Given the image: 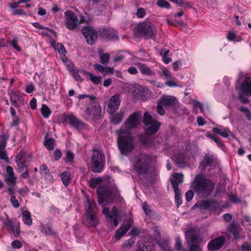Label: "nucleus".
Wrapping results in <instances>:
<instances>
[{
    "mask_svg": "<svg viewBox=\"0 0 251 251\" xmlns=\"http://www.w3.org/2000/svg\"><path fill=\"white\" fill-rule=\"evenodd\" d=\"M143 123L145 125L146 134H139V140L144 147L151 148L153 146V139L148 135L155 134L158 130L160 125L158 122L153 120L148 112L144 114Z\"/></svg>",
    "mask_w": 251,
    "mask_h": 251,
    "instance_id": "obj_1",
    "label": "nucleus"
},
{
    "mask_svg": "<svg viewBox=\"0 0 251 251\" xmlns=\"http://www.w3.org/2000/svg\"><path fill=\"white\" fill-rule=\"evenodd\" d=\"M193 189L201 197L206 198L211 194L214 183L202 174L197 175L193 183Z\"/></svg>",
    "mask_w": 251,
    "mask_h": 251,
    "instance_id": "obj_2",
    "label": "nucleus"
},
{
    "mask_svg": "<svg viewBox=\"0 0 251 251\" xmlns=\"http://www.w3.org/2000/svg\"><path fill=\"white\" fill-rule=\"evenodd\" d=\"M152 156L145 153L135 155L132 161L133 169L139 176H148L150 172Z\"/></svg>",
    "mask_w": 251,
    "mask_h": 251,
    "instance_id": "obj_3",
    "label": "nucleus"
},
{
    "mask_svg": "<svg viewBox=\"0 0 251 251\" xmlns=\"http://www.w3.org/2000/svg\"><path fill=\"white\" fill-rule=\"evenodd\" d=\"M116 133L118 135L117 142L119 150L122 154L131 152L134 148V138L130 131L126 129H119Z\"/></svg>",
    "mask_w": 251,
    "mask_h": 251,
    "instance_id": "obj_4",
    "label": "nucleus"
},
{
    "mask_svg": "<svg viewBox=\"0 0 251 251\" xmlns=\"http://www.w3.org/2000/svg\"><path fill=\"white\" fill-rule=\"evenodd\" d=\"M134 33L136 36H144L146 38H155L156 29L154 25L150 22H143L139 24L134 28Z\"/></svg>",
    "mask_w": 251,
    "mask_h": 251,
    "instance_id": "obj_5",
    "label": "nucleus"
},
{
    "mask_svg": "<svg viewBox=\"0 0 251 251\" xmlns=\"http://www.w3.org/2000/svg\"><path fill=\"white\" fill-rule=\"evenodd\" d=\"M98 202L104 206L114 201L115 194L107 186H101L97 190Z\"/></svg>",
    "mask_w": 251,
    "mask_h": 251,
    "instance_id": "obj_6",
    "label": "nucleus"
},
{
    "mask_svg": "<svg viewBox=\"0 0 251 251\" xmlns=\"http://www.w3.org/2000/svg\"><path fill=\"white\" fill-rule=\"evenodd\" d=\"M185 237L186 242L190 247L189 251H202L198 245L201 242V239L195 229L192 228L186 231Z\"/></svg>",
    "mask_w": 251,
    "mask_h": 251,
    "instance_id": "obj_7",
    "label": "nucleus"
},
{
    "mask_svg": "<svg viewBox=\"0 0 251 251\" xmlns=\"http://www.w3.org/2000/svg\"><path fill=\"white\" fill-rule=\"evenodd\" d=\"M91 161V170L94 173H100L103 169L105 157L103 153L100 150H94Z\"/></svg>",
    "mask_w": 251,
    "mask_h": 251,
    "instance_id": "obj_8",
    "label": "nucleus"
},
{
    "mask_svg": "<svg viewBox=\"0 0 251 251\" xmlns=\"http://www.w3.org/2000/svg\"><path fill=\"white\" fill-rule=\"evenodd\" d=\"M87 120H96L101 117V108L99 103L94 102L88 105L85 111Z\"/></svg>",
    "mask_w": 251,
    "mask_h": 251,
    "instance_id": "obj_9",
    "label": "nucleus"
},
{
    "mask_svg": "<svg viewBox=\"0 0 251 251\" xmlns=\"http://www.w3.org/2000/svg\"><path fill=\"white\" fill-rule=\"evenodd\" d=\"M87 202L88 207L86 210V219L84 221L85 225L87 226H95L99 224V219L94 212V208L96 206L95 201H91L88 199Z\"/></svg>",
    "mask_w": 251,
    "mask_h": 251,
    "instance_id": "obj_10",
    "label": "nucleus"
},
{
    "mask_svg": "<svg viewBox=\"0 0 251 251\" xmlns=\"http://www.w3.org/2000/svg\"><path fill=\"white\" fill-rule=\"evenodd\" d=\"M3 228H6L10 234H13L17 237L19 235L20 232L19 224L15 222L12 219H10L7 216L3 221Z\"/></svg>",
    "mask_w": 251,
    "mask_h": 251,
    "instance_id": "obj_11",
    "label": "nucleus"
},
{
    "mask_svg": "<svg viewBox=\"0 0 251 251\" xmlns=\"http://www.w3.org/2000/svg\"><path fill=\"white\" fill-rule=\"evenodd\" d=\"M66 17V25L68 29L73 30L80 23H84V20L81 19L79 22L76 15L72 11L65 12Z\"/></svg>",
    "mask_w": 251,
    "mask_h": 251,
    "instance_id": "obj_12",
    "label": "nucleus"
},
{
    "mask_svg": "<svg viewBox=\"0 0 251 251\" xmlns=\"http://www.w3.org/2000/svg\"><path fill=\"white\" fill-rule=\"evenodd\" d=\"M141 117V113L140 111H136L130 115L125 123L126 130L130 131V129L135 128L140 124V120Z\"/></svg>",
    "mask_w": 251,
    "mask_h": 251,
    "instance_id": "obj_13",
    "label": "nucleus"
},
{
    "mask_svg": "<svg viewBox=\"0 0 251 251\" xmlns=\"http://www.w3.org/2000/svg\"><path fill=\"white\" fill-rule=\"evenodd\" d=\"M82 33L89 45L94 44L98 39L97 31L92 27L86 26L82 29Z\"/></svg>",
    "mask_w": 251,
    "mask_h": 251,
    "instance_id": "obj_14",
    "label": "nucleus"
},
{
    "mask_svg": "<svg viewBox=\"0 0 251 251\" xmlns=\"http://www.w3.org/2000/svg\"><path fill=\"white\" fill-rule=\"evenodd\" d=\"M102 212L106 218H113V222L115 227L118 226L120 217L119 211L116 207H114L111 211L109 208L104 207Z\"/></svg>",
    "mask_w": 251,
    "mask_h": 251,
    "instance_id": "obj_15",
    "label": "nucleus"
},
{
    "mask_svg": "<svg viewBox=\"0 0 251 251\" xmlns=\"http://www.w3.org/2000/svg\"><path fill=\"white\" fill-rule=\"evenodd\" d=\"M226 242L225 236H219L211 240L207 245V249L210 251H214L220 249Z\"/></svg>",
    "mask_w": 251,
    "mask_h": 251,
    "instance_id": "obj_16",
    "label": "nucleus"
},
{
    "mask_svg": "<svg viewBox=\"0 0 251 251\" xmlns=\"http://www.w3.org/2000/svg\"><path fill=\"white\" fill-rule=\"evenodd\" d=\"M121 102V95L115 94L111 97L108 103V111L113 114L118 109Z\"/></svg>",
    "mask_w": 251,
    "mask_h": 251,
    "instance_id": "obj_17",
    "label": "nucleus"
},
{
    "mask_svg": "<svg viewBox=\"0 0 251 251\" xmlns=\"http://www.w3.org/2000/svg\"><path fill=\"white\" fill-rule=\"evenodd\" d=\"M66 121L77 129H80L84 126L83 123L73 115L67 116Z\"/></svg>",
    "mask_w": 251,
    "mask_h": 251,
    "instance_id": "obj_18",
    "label": "nucleus"
},
{
    "mask_svg": "<svg viewBox=\"0 0 251 251\" xmlns=\"http://www.w3.org/2000/svg\"><path fill=\"white\" fill-rule=\"evenodd\" d=\"M219 205L216 201L210 200H203L200 205V207L201 209L215 210Z\"/></svg>",
    "mask_w": 251,
    "mask_h": 251,
    "instance_id": "obj_19",
    "label": "nucleus"
},
{
    "mask_svg": "<svg viewBox=\"0 0 251 251\" xmlns=\"http://www.w3.org/2000/svg\"><path fill=\"white\" fill-rule=\"evenodd\" d=\"M176 99L171 96H162L159 100V103H161L165 107H170L175 104Z\"/></svg>",
    "mask_w": 251,
    "mask_h": 251,
    "instance_id": "obj_20",
    "label": "nucleus"
},
{
    "mask_svg": "<svg viewBox=\"0 0 251 251\" xmlns=\"http://www.w3.org/2000/svg\"><path fill=\"white\" fill-rule=\"evenodd\" d=\"M131 223L129 221L126 224L123 225L116 232L115 237L119 240L131 227Z\"/></svg>",
    "mask_w": 251,
    "mask_h": 251,
    "instance_id": "obj_21",
    "label": "nucleus"
},
{
    "mask_svg": "<svg viewBox=\"0 0 251 251\" xmlns=\"http://www.w3.org/2000/svg\"><path fill=\"white\" fill-rule=\"evenodd\" d=\"M183 181V175L180 173H175L173 175L171 182L174 189L178 188V184H181Z\"/></svg>",
    "mask_w": 251,
    "mask_h": 251,
    "instance_id": "obj_22",
    "label": "nucleus"
},
{
    "mask_svg": "<svg viewBox=\"0 0 251 251\" xmlns=\"http://www.w3.org/2000/svg\"><path fill=\"white\" fill-rule=\"evenodd\" d=\"M137 244L138 246L135 251H153V247L151 243L144 241H139Z\"/></svg>",
    "mask_w": 251,
    "mask_h": 251,
    "instance_id": "obj_23",
    "label": "nucleus"
},
{
    "mask_svg": "<svg viewBox=\"0 0 251 251\" xmlns=\"http://www.w3.org/2000/svg\"><path fill=\"white\" fill-rule=\"evenodd\" d=\"M100 35L103 38L110 39L118 38L117 31L113 29H103L100 33Z\"/></svg>",
    "mask_w": 251,
    "mask_h": 251,
    "instance_id": "obj_24",
    "label": "nucleus"
},
{
    "mask_svg": "<svg viewBox=\"0 0 251 251\" xmlns=\"http://www.w3.org/2000/svg\"><path fill=\"white\" fill-rule=\"evenodd\" d=\"M9 96L11 104L15 107H19L20 106L19 102L23 103V99L16 92L12 91L9 93Z\"/></svg>",
    "mask_w": 251,
    "mask_h": 251,
    "instance_id": "obj_25",
    "label": "nucleus"
},
{
    "mask_svg": "<svg viewBox=\"0 0 251 251\" xmlns=\"http://www.w3.org/2000/svg\"><path fill=\"white\" fill-rule=\"evenodd\" d=\"M240 229L239 226L235 223H231L228 228V231L233 235L235 240H237L240 238Z\"/></svg>",
    "mask_w": 251,
    "mask_h": 251,
    "instance_id": "obj_26",
    "label": "nucleus"
},
{
    "mask_svg": "<svg viewBox=\"0 0 251 251\" xmlns=\"http://www.w3.org/2000/svg\"><path fill=\"white\" fill-rule=\"evenodd\" d=\"M241 88L244 93L251 96V77H247L241 86Z\"/></svg>",
    "mask_w": 251,
    "mask_h": 251,
    "instance_id": "obj_27",
    "label": "nucleus"
},
{
    "mask_svg": "<svg viewBox=\"0 0 251 251\" xmlns=\"http://www.w3.org/2000/svg\"><path fill=\"white\" fill-rule=\"evenodd\" d=\"M138 67L143 75L153 76H155V72L151 71L146 65L142 63L139 64Z\"/></svg>",
    "mask_w": 251,
    "mask_h": 251,
    "instance_id": "obj_28",
    "label": "nucleus"
},
{
    "mask_svg": "<svg viewBox=\"0 0 251 251\" xmlns=\"http://www.w3.org/2000/svg\"><path fill=\"white\" fill-rule=\"evenodd\" d=\"M81 73L87 75L89 76L90 80L95 84H98L101 80V77L100 76H96L92 73H88L84 70L79 71Z\"/></svg>",
    "mask_w": 251,
    "mask_h": 251,
    "instance_id": "obj_29",
    "label": "nucleus"
},
{
    "mask_svg": "<svg viewBox=\"0 0 251 251\" xmlns=\"http://www.w3.org/2000/svg\"><path fill=\"white\" fill-rule=\"evenodd\" d=\"M40 230L42 233L45 234L46 235H51L54 236L56 235V232L54 231L53 229L50 226H47V227L43 224H41Z\"/></svg>",
    "mask_w": 251,
    "mask_h": 251,
    "instance_id": "obj_30",
    "label": "nucleus"
},
{
    "mask_svg": "<svg viewBox=\"0 0 251 251\" xmlns=\"http://www.w3.org/2000/svg\"><path fill=\"white\" fill-rule=\"evenodd\" d=\"M213 161V156L209 155H205L203 159L201 161L200 164V167H201V169H203L206 166H209L211 165Z\"/></svg>",
    "mask_w": 251,
    "mask_h": 251,
    "instance_id": "obj_31",
    "label": "nucleus"
},
{
    "mask_svg": "<svg viewBox=\"0 0 251 251\" xmlns=\"http://www.w3.org/2000/svg\"><path fill=\"white\" fill-rule=\"evenodd\" d=\"M23 220L24 223L28 226H31L32 224V220L31 219V214L28 211H24L22 213Z\"/></svg>",
    "mask_w": 251,
    "mask_h": 251,
    "instance_id": "obj_32",
    "label": "nucleus"
},
{
    "mask_svg": "<svg viewBox=\"0 0 251 251\" xmlns=\"http://www.w3.org/2000/svg\"><path fill=\"white\" fill-rule=\"evenodd\" d=\"M124 114V112L120 111L119 113H117L113 115L111 118V122L113 124H118L120 123L123 119Z\"/></svg>",
    "mask_w": 251,
    "mask_h": 251,
    "instance_id": "obj_33",
    "label": "nucleus"
},
{
    "mask_svg": "<svg viewBox=\"0 0 251 251\" xmlns=\"http://www.w3.org/2000/svg\"><path fill=\"white\" fill-rule=\"evenodd\" d=\"M160 77H164L166 79H173L174 76L171 72L167 68H163L159 73Z\"/></svg>",
    "mask_w": 251,
    "mask_h": 251,
    "instance_id": "obj_34",
    "label": "nucleus"
},
{
    "mask_svg": "<svg viewBox=\"0 0 251 251\" xmlns=\"http://www.w3.org/2000/svg\"><path fill=\"white\" fill-rule=\"evenodd\" d=\"M60 176L63 184L67 186L71 182L70 174L67 172H64Z\"/></svg>",
    "mask_w": 251,
    "mask_h": 251,
    "instance_id": "obj_35",
    "label": "nucleus"
},
{
    "mask_svg": "<svg viewBox=\"0 0 251 251\" xmlns=\"http://www.w3.org/2000/svg\"><path fill=\"white\" fill-rule=\"evenodd\" d=\"M5 181L7 185H16V177L14 175H5Z\"/></svg>",
    "mask_w": 251,
    "mask_h": 251,
    "instance_id": "obj_36",
    "label": "nucleus"
},
{
    "mask_svg": "<svg viewBox=\"0 0 251 251\" xmlns=\"http://www.w3.org/2000/svg\"><path fill=\"white\" fill-rule=\"evenodd\" d=\"M212 131L216 134H218L222 136L223 137H227L228 136V133H230L226 129H220L218 127H214L212 129Z\"/></svg>",
    "mask_w": 251,
    "mask_h": 251,
    "instance_id": "obj_37",
    "label": "nucleus"
},
{
    "mask_svg": "<svg viewBox=\"0 0 251 251\" xmlns=\"http://www.w3.org/2000/svg\"><path fill=\"white\" fill-rule=\"evenodd\" d=\"M99 55L100 59V62L101 64H107L109 61L110 56L108 53H103L99 51Z\"/></svg>",
    "mask_w": 251,
    "mask_h": 251,
    "instance_id": "obj_38",
    "label": "nucleus"
},
{
    "mask_svg": "<svg viewBox=\"0 0 251 251\" xmlns=\"http://www.w3.org/2000/svg\"><path fill=\"white\" fill-rule=\"evenodd\" d=\"M44 145L48 150H52L54 148L55 141L52 138H49L44 142Z\"/></svg>",
    "mask_w": 251,
    "mask_h": 251,
    "instance_id": "obj_39",
    "label": "nucleus"
},
{
    "mask_svg": "<svg viewBox=\"0 0 251 251\" xmlns=\"http://www.w3.org/2000/svg\"><path fill=\"white\" fill-rule=\"evenodd\" d=\"M41 112L45 118H49V116L51 114V111L46 104L42 105L41 109Z\"/></svg>",
    "mask_w": 251,
    "mask_h": 251,
    "instance_id": "obj_40",
    "label": "nucleus"
},
{
    "mask_svg": "<svg viewBox=\"0 0 251 251\" xmlns=\"http://www.w3.org/2000/svg\"><path fill=\"white\" fill-rule=\"evenodd\" d=\"M55 50H57L58 53L63 56H65L66 51L63 45L61 43H58L55 47Z\"/></svg>",
    "mask_w": 251,
    "mask_h": 251,
    "instance_id": "obj_41",
    "label": "nucleus"
},
{
    "mask_svg": "<svg viewBox=\"0 0 251 251\" xmlns=\"http://www.w3.org/2000/svg\"><path fill=\"white\" fill-rule=\"evenodd\" d=\"M142 208L147 216L151 217L154 215V212L151 209L150 206L147 202H145L143 203Z\"/></svg>",
    "mask_w": 251,
    "mask_h": 251,
    "instance_id": "obj_42",
    "label": "nucleus"
},
{
    "mask_svg": "<svg viewBox=\"0 0 251 251\" xmlns=\"http://www.w3.org/2000/svg\"><path fill=\"white\" fill-rule=\"evenodd\" d=\"M174 190L175 192V201L178 207L182 203L181 192L179 189H174Z\"/></svg>",
    "mask_w": 251,
    "mask_h": 251,
    "instance_id": "obj_43",
    "label": "nucleus"
},
{
    "mask_svg": "<svg viewBox=\"0 0 251 251\" xmlns=\"http://www.w3.org/2000/svg\"><path fill=\"white\" fill-rule=\"evenodd\" d=\"M101 182L102 179L100 177L93 178L90 180L89 185L92 188H95Z\"/></svg>",
    "mask_w": 251,
    "mask_h": 251,
    "instance_id": "obj_44",
    "label": "nucleus"
},
{
    "mask_svg": "<svg viewBox=\"0 0 251 251\" xmlns=\"http://www.w3.org/2000/svg\"><path fill=\"white\" fill-rule=\"evenodd\" d=\"M8 137L5 135L0 136V151L3 150L6 144V140Z\"/></svg>",
    "mask_w": 251,
    "mask_h": 251,
    "instance_id": "obj_45",
    "label": "nucleus"
},
{
    "mask_svg": "<svg viewBox=\"0 0 251 251\" xmlns=\"http://www.w3.org/2000/svg\"><path fill=\"white\" fill-rule=\"evenodd\" d=\"M156 4L161 8H165L167 9L170 8V3L165 0H158Z\"/></svg>",
    "mask_w": 251,
    "mask_h": 251,
    "instance_id": "obj_46",
    "label": "nucleus"
},
{
    "mask_svg": "<svg viewBox=\"0 0 251 251\" xmlns=\"http://www.w3.org/2000/svg\"><path fill=\"white\" fill-rule=\"evenodd\" d=\"M135 241L136 238L135 237H132L129 239L125 241L123 246L124 247L129 248L135 243Z\"/></svg>",
    "mask_w": 251,
    "mask_h": 251,
    "instance_id": "obj_47",
    "label": "nucleus"
},
{
    "mask_svg": "<svg viewBox=\"0 0 251 251\" xmlns=\"http://www.w3.org/2000/svg\"><path fill=\"white\" fill-rule=\"evenodd\" d=\"M238 109L244 113V114L246 116L248 120H251V113L248 108L245 107L241 106V107H240L239 108H238Z\"/></svg>",
    "mask_w": 251,
    "mask_h": 251,
    "instance_id": "obj_48",
    "label": "nucleus"
},
{
    "mask_svg": "<svg viewBox=\"0 0 251 251\" xmlns=\"http://www.w3.org/2000/svg\"><path fill=\"white\" fill-rule=\"evenodd\" d=\"M175 249L176 251H183V248L182 245V242L180 238L177 237L176 240V243L175 245Z\"/></svg>",
    "mask_w": 251,
    "mask_h": 251,
    "instance_id": "obj_49",
    "label": "nucleus"
},
{
    "mask_svg": "<svg viewBox=\"0 0 251 251\" xmlns=\"http://www.w3.org/2000/svg\"><path fill=\"white\" fill-rule=\"evenodd\" d=\"M39 170L42 175H44L45 176H49L50 174V171L45 164H43L41 165Z\"/></svg>",
    "mask_w": 251,
    "mask_h": 251,
    "instance_id": "obj_50",
    "label": "nucleus"
},
{
    "mask_svg": "<svg viewBox=\"0 0 251 251\" xmlns=\"http://www.w3.org/2000/svg\"><path fill=\"white\" fill-rule=\"evenodd\" d=\"M18 38L17 37H15L14 38V39L11 41H10L9 44H10L13 48L16 50L17 51H21V48L18 46L17 43H18Z\"/></svg>",
    "mask_w": 251,
    "mask_h": 251,
    "instance_id": "obj_51",
    "label": "nucleus"
},
{
    "mask_svg": "<svg viewBox=\"0 0 251 251\" xmlns=\"http://www.w3.org/2000/svg\"><path fill=\"white\" fill-rule=\"evenodd\" d=\"M71 72L72 75L77 81L81 82L82 81V79L79 74V72L77 70L74 69L71 71Z\"/></svg>",
    "mask_w": 251,
    "mask_h": 251,
    "instance_id": "obj_52",
    "label": "nucleus"
},
{
    "mask_svg": "<svg viewBox=\"0 0 251 251\" xmlns=\"http://www.w3.org/2000/svg\"><path fill=\"white\" fill-rule=\"evenodd\" d=\"M10 201L14 208H18L20 206V203L15 196H12Z\"/></svg>",
    "mask_w": 251,
    "mask_h": 251,
    "instance_id": "obj_53",
    "label": "nucleus"
},
{
    "mask_svg": "<svg viewBox=\"0 0 251 251\" xmlns=\"http://www.w3.org/2000/svg\"><path fill=\"white\" fill-rule=\"evenodd\" d=\"M0 159L3 160L6 162H9V159L5 151H0Z\"/></svg>",
    "mask_w": 251,
    "mask_h": 251,
    "instance_id": "obj_54",
    "label": "nucleus"
},
{
    "mask_svg": "<svg viewBox=\"0 0 251 251\" xmlns=\"http://www.w3.org/2000/svg\"><path fill=\"white\" fill-rule=\"evenodd\" d=\"M164 105L161 103H159L158 102V105L157 106V111L158 114L161 115H163L165 113V110L163 108Z\"/></svg>",
    "mask_w": 251,
    "mask_h": 251,
    "instance_id": "obj_55",
    "label": "nucleus"
},
{
    "mask_svg": "<svg viewBox=\"0 0 251 251\" xmlns=\"http://www.w3.org/2000/svg\"><path fill=\"white\" fill-rule=\"evenodd\" d=\"M77 98L79 99V100H82V99H85V98H88L90 99V101H93L94 100H95L96 99V97L95 96H90V95H87V94H81V95H79L77 97Z\"/></svg>",
    "mask_w": 251,
    "mask_h": 251,
    "instance_id": "obj_56",
    "label": "nucleus"
},
{
    "mask_svg": "<svg viewBox=\"0 0 251 251\" xmlns=\"http://www.w3.org/2000/svg\"><path fill=\"white\" fill-rule=\"evenodd\" d=\"M194 197V193L192 190L188 191L185 194L186 200L187 201H191Z\"/></svg>",
    "mask_w": 251,
    "mask_h": 251,
    "instance_id": "obj_57",
    "label": "nucleus"
},
{
    "mask_svg": "<svg viewBox=\"0 0 251 251\" xmlns=\"http://www.w3.org/2000/svg\"><path fill=\"white\" fill-rule=\"evenodd\" d=\"M94 68L96 71H98L100 72L103 73L106 71V68H104L103 66L100 64H95L94 65Z\"/></svg>",
    "mask_w": 251,
    "mask_h": 251,
    "instance_id": "obj_58",
    "label": "nucleus"
},
{
    "mask_svg": "<svg viewBox=\"0 0 251 251\" xmlns=\"http://www.w3.org/2000/svg\"><path fill=\"white\" fill-rule=\"evenodd\" d=\"M11 246L14 249H20L22 247V245L19 241L15 240L11 243Z\"/></svg>",
    "mask_w": 251,
    "mask_h": 251,
    "instance_id": "obj_59",
    "label": "nucleus"
},
{
    "mask_svg": "<svg viewBox=\"0 0 251 251\" xmlns=\"http://www.w3.org/2000/svg\"><path fill=\"white\" fill-rule=\"evenodd\" d=\"M15 185H8V187L7 189L5 190V192H7L8 194L11 195V196H15V191L14 188Z\"/></svg>",
    "mask_w": 251,
    "mask_h": 251,
    "instance_id": "obj_60",
    "label": "nucleus"
},
{
    "mask_svg": "<svg viewBox=\"0 0 251 251\" xmlns=\"http://www.w3.org/2000/svg\"><path fill=\"white\" fill-rule=\"evenodd\" d=\"M145 15V11L143 8H139L136 12V16L140 18H142Z\"/></svg>",
    "mask_w": 251,
    "mask_h": 251,
    "instance_id": "obj_61",
    "label": "nucleus"
},
{
    "mask_svg": "<svg viewBox=\"0 0 251 251\" xmlns=\"http://www.w3.org/2000/svg\"><path fill=\"white\" fill-rule=\"evenodd\" d=\"M17 166L18 167L19 170L20 171H22L25 167V162L22 161L21 159H19L16 160Z\"/></svg>",
    "mask_w": 251,
    "mask_h": 251,
    "instance_id": "obj_62",
    "label": "nucleus"
},
{
    "mask_svg": "<svg viewBox=\"0 0 251 251\" xmlns=\"http://www.w3.org/2000/svg\"><path fill=\"white\" fill-rule=\"evenodd\" d=\"M242 251H251V244L244 243L242 246Z\"/></svg>",
    "mask_w": 251,
    "mask_h": 251,
    "instance_id": "obj_63",
    "label": "nucleus"
},
{
    "mask_svg": "<svg viewBox=\"0 0 251 251\" xmlns=\"http://www.w3.org/2000/svg\"><path fill=\"white\" fill-rule=\"evenodd\" d=\"M182 66L181 62L179 61H176L173 64V68L174 71H177Z\"/></svg>",
    "mask_w": 251,
    "mask_h": 251,
    "instance_id": "obj_64",
    "label": "nucleus"
}]
</instances>
